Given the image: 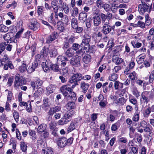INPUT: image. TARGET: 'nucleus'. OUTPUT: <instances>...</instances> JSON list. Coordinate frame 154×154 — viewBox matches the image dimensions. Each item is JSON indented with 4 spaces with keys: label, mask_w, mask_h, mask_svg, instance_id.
Wrapping results in <instances>:
<instances>
[{
    "label": "nucleus",
    "mask_w": 154,
    "mask_h": 154,
    "mask_svg": "<svg viewBox=\"0 0 154 154\" xmlns=\"http://www.w3.org/2000/svg\"><path fill=\"white\" fill-rule=\"evenodd\" d=\"M91 78V76L90 75H86L82 76V74L79 73H74L69 79L68 85L70 86L71 84H72L71 87L74 88L76 86L78 85V82L82 79L85 80H88Z\"/></svg>",
    "instance_id": "obj_1"
},
{
    "label": "nucleus",
    "mask_w": 154,
    "mask_h": 154,
    "mask_svg": "<svg viewBox=\"0 0 154 154\" xmlns=\"http://www.w3.org/2000/svg\"><path fill=\"white\" fill-rule=\"evenodd\" d=\"M0 66H4V69L5 70L8 69V67L11 69H13L14 66L7 54H5L2 59L0 60Z\"/></svg>",
    "instance_id": "obj_2"
},
{
    "label": "nucleus",
    "mask_w": 154,
    "mask_h": 154,
    "mask_svg": "<svg viewBox=\"0 0 154 154\" xmlns=\"http://www.w3.org/2000/svg\"><path fill=\"white\" fill-rule=\"evenodd\" d=\"M74 113V112L73 110L67 111L64 114L63 117L61 118L58 122V124L63 125L69 122Z\"/></svg>",
    "instance_id": "obj_3"
},
{
    "label": "nucleus",
    "mask_w": 154,
    "mask_h": 154,
    "mask_svg": "<svg viewBox=\"0 0 154 154\" xmlns=\"http://www.w3.org/2000/svg\"><path fill=\"white\" fill-rule=\"evenodd\" d=\"M73 139L70 137L67 139L65 137L59 138L57 141L58 145L60 147H63L66 145L69 146L72 143Z\"/></svg>",
    "instance_id": "obj_4"
},
{
    "label": "nucleus",
    "mask_w": 154,
    "mask_h": 154,
    "mask_svg": "<svg viewBox=\"0 0 154 154\" xmlns=\"http://www.w3.org/2000/svg\"><path fill=\"white\" fill-rule=\"evenodd\" d=\"M54 98V96L53 95L44 97L43 101L42 109L45 111L48 110L50 104V103L53 100Z\"/></svg>",
    "instance_id": "obj_5"
},
{
    "label": "nucleus",
    "mask_w": 154,
    "mask_h": 154,
    "mask_svg": "<svg viewBox=\"0 0 154 154\" xmlns=\"http://www.w3.org/2000/svg\"><path fill=\"white\" fill-rule=\"evenodd\" d=\"M91 37L88 35L85 34L83 36L80 46L84 49L86 50L87 47L89 46V42L91 41Z\"/></svg>",
    "instance_id": "obj_6"
},
{
    "label": "nucleus",
    "mask_w": 154,
    "mask_h": 154,
    "mask_svg": "<svg viewBox=\"0 0 154 154\" xmlns=\"http://www.w3.org/2000/svg\"><path fill=\"white\" fill-rule=\"evenodd\" d=\"M26 84L25 80L21 78L19 74H17L16 75L14 82V86L18 87L22 85H24Z\"/></svg>",
    "instance_id": "obj_7"
},
{
    "label": "nucleus",
    "mask_w": 154,
    "mask_h": 154,
    "mask_svg": "<svg viewBox=\"0 0 154 154\" xmlns=\"http://www.w3.org/2000/svg\"><path fill=\"white\" fill-rule=\"evenodd\" d=\"M59 17L61 18V19L59 20L57 23V24H59L61 22V23L67 25L68 22L69 21V19L68 16L66 15H64L63 13L62 12H59L58 14Z\"/></svg>",
    "instance_id": "obj_8"
},
{
    "label": "nucleus",
    "mask_w": 154,
    "mask_h": 154,
    "mask_svg": "<svg viewBox=\"0 0 154 154\" xmlns=\"http://www.w3.org/2000/svg\"><path fill=\"white\" fill-rule=\"evenodd\" d=\"M81 57L79 56H76L72 58L70 60V63L73 66L77 67L80 65Z\"/></svg>",
    "instance_id": "obj_9"
},
{
    "label": "nucleus",
    "mask_w": 154,
    "mask_h": 154,
    "mask_svg": "<svg viewBox=\"0 0 154 154\" xmlns=\"http://www.w3.org/2000/svg\"><path fill=\"white\" fill-rule=\"evenodd\" d=\"M150 7L147 6L142 4H140L138 6V11L140 14L143 15L146 12L149 13L150 12Z\"/></svg>",
    "instance_id": "obj_10"
},
{
    "label": "nucleus",
    "mask_w": 154,
    "mask_h": 154,
    "mask_svg": "<svg viewBox=\"0 0 154 154\" xmlns=\"http://www.w3.org/2000/svg\"><path fill=\"white\" fill-rule=\"evenodd\" d=\"M102 28V32L105 35L107 34L111 31V23L109 21H106L104 23Z\"/></svg>",
    "instance_id": "obj_11"
},
{
    "label": "nucleus",
    "mask_w": 154,
    "mask_h": 154,
    "mask_svg": "<svg viewBox=\"0 0 154 154\" xmlns=\"http://www.w3.org/2000/svg\"><path fill=\"white\" fill-rule=\"evenodd\" d=\"M72 84H71L70 86H72ZM73 89L71 87H68L67 85H64L62 86L60 88V90L61 92L62 93V94L64 96H66L68 95V93L67 91L70 92L73 91Z\"/></svg>",
    "instance_id": "obj_12"
},
{
    "label": "nucleus",
    "mask_w": 154,
    "mask_h": 154,
    "mask_svg": "<svg viewBox=\"0 0 154 154\" xmlns=\"http://www.w3.org/2000/svg\"><path fill=\"white\" fill-rule=\"evenodd\" d=\"M53 64L52 62L49 60H46L45 62H42V66L44 71L45 72L48 71Z\"/></svg>",
    "instance_id": "obj_13"
},
{
    "label": "nucleus",
    "mask_w": 154,
    "mask_h": 154,
    "mask_svg": "<svg viewBox=\"0 0 154 154\" xmlns=\"http://www.w3.org/2000/svg\"><path fill=\"white\" fill-rule=\"evenodd\" d=\"M30 24L29 26V27L32 30L36 31L38 30L39 27V24L36 20L33 19L30 20Z\"/></svg>",
    "instance_id": "obj_14"
},
{
    "label": "nucleus",
    "mask_w": 154,
    "mask_h": 154,
    "mask_svg": "<svg viewBox=\"0 0 154 154\" xmlns=\"http://www.w3.org/2000/svg\"><path fill=\"white\" fill-rule=\"evenodd\" d=\"M41 57V56L39 54H37L35 56L36 60L32 63V66L28 68L29 70V69L31 71V72L34 71L35 69L37 67L38 65V62L39 61L38 59Z\"/></svg>",
    "instance_id": "obj_15"
},
{
    "label": "nucleus",
    "mask_w": 154,
    "mask_h": 154,
    "mask_svg": "<svg viewBox=\"0 0 154 154\" xmlns=\"http://www.w3.org/2000/svg\"><path fill=\"white\" fill-rule=\"evenodd\" d=\"M58 36V34L57 32H54L50 35L46 39V43H51L52 41L55 40Z\"/></svg>",
    "instance_id": "obj_16"
},
{
    "label": "nucleus",
    "mask_w": 154,
    "mask_h": 154,
    "mask_svg": "<svg viewBox=\"0 0 154 154\" xmlns=\"http://www.w3.org/2000/svg\"><path fill=\"white\" fill-rule=\"evenodd\" d=\"M61 108L60 106H57L51 108L48 112L49 115L52 116L54 113L60 111Z\"/></svg>",
    "instance_id": "obj_17"
},
{
    "label": "nucleus",
    "mask_w": 154,
    "mask_h": 154,
    "mask_svg": "<svg viewBox=\"0 0 154 154\" xmlns=\"http://www.w3.org/2000/svg\"><path fill=\"white\" fill-rule=\"evenodd\" d=\"M89 85L88 83H86L83 81L81 82L80 87L83 90V92L84 93H86L88 89Z\"/></svg>",
    "instance_id": "obj_18"
},
{
    "label": "nucleus",
    "mask_w": 154,
    "mask_h": 154,
    "mask_svg": "<svg viewBox=\"0 0 154 154\" xmlns=\"http://www.w3.org/2000/svg\"><path fill=\"white\" fill-rule=\"evenodd\" d=\"M47 125L42 124L40 125L37 128V132L38 133L41 134L46 130Z\"/></svg>",
    "instance_id": "obj_19"
},
{
    "label": "nucleus",
    "mask_w": 154,
    "mask_h": 154,
    "mask_svg": "<svg viewBox=\"0 0 154 154\" xmlns=\"http://www.w3.org/2000/svg\"><path fill=\"white\" fill-rule=\"evenodd\" d=\"M49 53H50L49 48L44 47L41 52V54L44 57H47Z\"/></svg>",
    "instance_id": "obj_20"
},
{
    "label": "nucleus",
    "mask_w": 154,
    "mask_h": 154,
    "mask_svg": "<svg viewBox=\"0 0 154 154\" xmlns=\"http://www.w3.org/2000/svg\"><path fill=\"white\" fill-rule=\"evenodd\" d=\"M12 34L11 33L8 32L5 34L3 36L5 40L6 41V43H10L11 42V35Z\"/></svg>",
    "instance_id": "obj_21"
},
{
    "label": "nucleus",
    "mask_w": 154,
    "mask_h": 154,
    "mask_svg": "<svg viewBox=\"0 0 154 154\" xmlns=\"http://www.w3.org/2000/svg\"><path fill=\"white\" fill-rule=\"evenodd\" d=\"M94 24L95 26H98L101 23V19L99 15L94 17Z\"/></svg>",
    "instance_id": "obj_22"
},
{
    "label": "nucleus",
    "mask_w": 154,
    "mask_h": 154,
    "mask_svg": "<svg viewBox=\"0 0 154 154\" xmlns=\"http://www.w3.org/2000/svg\"><path fill=\"white\" fill-rule=\"evenodd\" d=\"M82 60L85 63L88 64L91 61V57L89 54L85 55L83 57Z\"/></svg>",
    "instance_id": "obj_23"
},
{
    "label": "nucleus",
    "mask_w": 154,
    "mask_h": 154,
    "mask_svg": "<svg viewBox=\"0 0 154 154\" xmlns=\"http://www.w3.org/2000/svg\"><path fill=\"white\" fill-rule=\"evenodd\" d=\"M74 53L75 52L71 48H68L66 52V55L69 57H71L73 56Z\"/></svg>",
    "instance_id": "obj_24"
},
{
    "label": "nucleus",
    "mask_w": 154,
    "mask_h": 154,
    "mask_svg": "<svg viewBox=\"0 0 154 154\" xmlns=\"http://www.w3.org/2000/svg\"><path fill=\"white\" fill-rule=\"evenodd\" d=\"M87 17V14L85 12H82L79 14V19L84 22L86 20Z\"/></svg>",
    "instance_id": "obj_25"
},
{
    "label": "nucleus",
    "mask_w": 154,
    "mask_h": 154,
    "mask_svg": "<svg viewBox=\"0 0 154 154\" xmlns=\"http://www.w3.org/2000/svg\"><path fill=\"white\" fill-rule=\"evenodd\" d=\"M27 66L25 63V61H23L22 65L18 68L19 70L21 72H23L26 70Z\"/></svg>",
    "instance_id": "obj_26"
},
{
    "label": "nucleus",
    "mask_w": 154,
    "mask_h": 154,
    "mask_svg": "<svg viewBox=\"0 0 154 154\" xmlns=\"http://www.w3.org/2000/svg\"><path fill=\"white\" fill-rule=\"evenodd\" d=\"M148 93L147 91H145L142 93L141 97L144 102H146L147 103L149 101L148 98L147 97V94Z\"/></svg>",
    "instance_id": "obj_27"
},
{
    "label": "nucleus",
    "mask_w": 154,
    "mask_h": 154,
    "mask_svg": "<svg viewBox=\"0 0 154 154\" xmlns=\"http://www.w3.org/2000/svg\"><path fill=\"white\" fill-rule=\"evenodd\" d=\"M43 153L44 154H53V151L51 148L48 147L47 149H42Z\"/></svg>",
    "instance_id": "obj_28"
},
{
    "label": "nucleus",
    "mask_w": 154,
    "mask_h": 154,
    "mask_svg": "<svg viewBox=\"0 0 154 154\" xmlns=\"http://www.w3.org/2000/svg\"><path fill=\"white\" fill-rule=\"evenodd\" d=\"M144 128H145L143 129L144 131L149 133V134L152 133V128L149 124L147 125Z\"/></svg>",
    "instance_id": "obj_29"
},
{
    "label": "nucleus",
    "mask_w": 154,
    "mask_h": 154,
    "mask_svg": "<svg viewBox=\"0 0 154 154\" xmlns=\"http://www.w3.org/2000/svg\"><path fill=\"white\" fill-rule=\"evenodd\" d=\"M72 27L73 29L75 28V27L78 26V20L75 18H73L71 21Z\"/></svg>",
    "instance_id": "obj_30"
},
{
    "label": "nucleus",
    "mask_w": 154,
    "mask_h": 154,
    "mask_svg": "<svg viewBox=\"0 0 154 154\" xmlns=\"http://www.w3.org/2000/svg\"><path fill=\"white\" fill-rule=\"evenodd\" d=\"M20 146L21 150L23 152H26L27 149V146L25 143L23 142H21L20 143Z\"/></svg>",
    "instance_id": "obj_31"
},
{
    "label": "nucleus",
    "mask_w": 154,
    "mask_h": 154,
    "mask_svg": "<svg viewBox=\"0 0 154 154\" xmlns=\"http://www.w3.org/2000/svg\"><path fill=\"white\" fill-rule=\"evenodd\" d=\"M108 82H106L102 85L103 91L105 93H106L107 92L109 91L110 89L108 88L107 85H108Z\"/></svg>",
    "instance_id": "obj_32"
},
{
    "label": "nucleus",
    "mask_w": 154,
    "mask_h": 154,
    "mask_svg": "<svg viewBox=\"0 0 154 154\" xmlns=\"http://www.w3.org/2000/svg\"><path fill=\"white\" fill-rule=\"evenodd\" d=\"M114 87L116 90L118 89L119 88H122L123 87V84L118 81H116L114 83Z\"/></svg>",
    "instance_id": "obj_33"
},
{
    "label": "nucleus",
    "mask_w": 154,
    "mask_h": 154,
    "mask_svg": "<svg viewBox=\"0 0 154 154\" xmlns=\"http://www.w3.org/2000/svg\"><path fill=\"white\" fill-rule=\"evenodd\" d=\"M107 104L108 102L106 99L100 101L99 103V105L102 108L106 107Z\"/></svg>",
    "instance_id": "obj_34"
},
{
    "label": "nucleus",
    "mask_w": 154,
    "mask_h": 154,
    "mask_svg": "<svg viewBox=\"0 0 154 154\" xmlns=\"http://www.w3.org/2000/svg\"><path fill=\"white\" fill-rule=\"evenodd\" d=\"M75 101L69 102L67 103V105L69 109H73L75 107L76 105L74 103Z\"/></svg>",
    "instance_id": "obj_35"
},
{
    "label": "nucleus",
    "mask_w": 154,
    "mask_h": 154,
    "mask_svg": "<svg viewBox=\"0 0 154 154\" xmlns=\"http://www.w3.org/2000/svg\"><path fill=\"white\" fill-rule=\"evenodd\" d=\"M142 4L147 6L150 7L151 8L152 5L150 0H142Z\"/></svg>",
    "instance_id": "obj_36"
},
{
    "label": "nucleus",
    "mask_w": 154,
    "mask_h": 154,
    "mask_svg": "<svg viewBox=\"0 0 154 154\" xmlns=\"http://www.w3.org/2000/svg\"><path fill=\"white\" fill-rule=\"evenodd\" d=\"M129 77L132 80H134L137 79V74L135 72L131 73L129 75Z\"/></svg>",
    "instance_id": "obj_37"
},
{
    "label": "nucleus",
    "mask_w": 154,
    "mask_h": 154,
    "mask_svg": "<svg viewBox=\"0 0 154 154\" xmlns=\"http://www.w3.org/2000/svg\"><path fill=\"white\" fill-rule=\"evenodd\" d=\"M87 49L86 50L87 52L94 53L96 51L94 47L93 46H90L89 45V47H87Z\"/></svg>",
    "instance_id": "obj_38"
},
{
    "label": "nucleus",
    "mask_w": 154,
    "mask_h": 154,
    "mask_svg": "<svg viewBox=\"0 0 154 154\" xmlns=\"http://www.w3.org/2000/svg\"><path fill=\"white\" fill-rule=\"evenodd\" d=\"M118 8V6H116L115 4L113 3L111 5L110 7V9L113 13L116 12L117 11V9Z\"/></svg>",
    "instance_id": "obj_39"
},
{
    "label": "nucleus",
    "mask_w": 154,
    "mask_h": 154,
    "mask_svg": "<svg viewBox=\"0 0 154 154\" xmlns=\"http://www.w3.org/2000/svg\"><path fill=\"white\" fill-rule=\"evenodd\" d=\"M75 123L72 122L70 123L67 129L68 132H71L75 128Z\"/></svg>",
    "instance_id": "obj_40"
},
{
    "label": "nucleus",
    "mask_w": 154,
    "mask_h": 154,
    "mask_svg": "<svg viewBox=\"0 0 154 154\" xmlns=\"http://www.w3.org/2000/svg\"><path fill=\"white\" fill-rule=\"evenodd\" d=\"M70 46V44L69 42V41L66 39L63 42L62 48L64 50L66 49L67 48Z\"/></svg>",
    "instance_id": "obj_41"
},
{
    "label": "nucleus",
    "mask_w": 154,
    "mask_h": 154,
    "mask_svg": "<svg viewBox=\"0 0 154 154\" xmlns=\"http://www.w3.org/2000/svg\"><path fill=\"white\" fill-rule=\"evenodd\" d=\"M141 54L139 55L137 59L138 63L141 64L144 61L145 56H141Z\"/></svg>",
    "instance_id": "obj_42"
},
{
    "label": "nucleus",
    "mask_w": 154,
    "mask_h": 154,
    "mask_svg": "<svg viewBox=\"0 0 154 154\" xmlns=\"http://www.w3.org/2000/svg\"><path fill=\"white\" fill-rule=\"evenodd\" d=\"M8 27L3 24L0 25V31L2 32H5L8 31Z\"/></svg>",
    "instance_id": "obj_43"
},
{
    "label": "nucleus",
    "mask_w": 154,
    "mask_h": 154,
    "mask_svg": "<svg viewBox=\"0 0 154 154\" xmlns=\"http://www.w3.org/2000/svg\"><path fill=\"white\" fill-rule=\"evenodd\" d=\"M126 100L124 97L119 98L117 100V103L119 105H122L126 102Z\"/></svg>",
    "instance_id": "obj_44"
},
{
    "label": "nucleus",
    "mask_w": 154,
    "mask_h": 154,
    "mask_svg": "<svg viewBox=\"0 0 154 154\" xmlns=\"http://www.w3.org/2000/svg\"><path fill=\"white\" fill-rule=\"evenodd\" d=\"M6 42L0 43V55L5 49Z\"/></svg>",
    "instance_id": "obj_45"
},
{
    "label": "nucleus",
    "mask_w": 154,
    "mask_h": 154,
    "mask_svg": "<svg viewBox=\"0 0 154 154\" xmlns=\"http://www.w3.org/2000/svg\"><path fill=\"white\" fill-rule=\"evenodd\" d=\"M51 69L55 72H58L60 69L58 65L56 64H53Z\"/></svg>",
    "instance_id": "obj_46"
},
{
    "label": "nucleus",
    "mask_w": 154,
    "mask_h": 154,
    "mask_svg": "<svg viewBox=\"0 0 154 154\" xmlns=\"http://www.w3.org/2000/svg\"><path fill=\"white\" fill-rule=\"evenodd\" d=\"M131 44L134 48H139L142 45V44L141 43L138 42L135 43V42L134 41L131 42Z\"/></svg>",
    "instance_id": "obj_47"
},
{
    "label": "nucleus",
    "mask_w": 154,
    "mask_h": 154,
    "mask_svg": "<svg viewBox=\"0 0 154 154\" xmlns=\"http://www.w3.org/2000/svg\"><path fill=\"white\" fill-rule=\"evenodd\" d=\"M75 30V32L79 34L82 33L83 31V28L82 27H79L78 26L75 27V28H74Z\"/></svg>",
    "instance_id": "obj_48"
},
{
    "label": "nucleus",
    "mask_w": 154,
    "mask_h": 154,
    "mask_svg": "<svg viewBox=\"0 0 154 154\" xmlns=\"http://www.w3.org/2000/svg\"><path fill=\"white\" fill-rule=\"evenodd\" d=\"M13 116L15 120L17 122L18 121L19 115L18 112L14 111L13 113Z\"/></svg>",
    "instance_id": "obj_49"
},
{
    "label": "nucleus",
    "mask_w": 154,
    "mask_h": 154,
    "mask_svg": "<svg viewBox=\"0 0 154 154\" xmlns=\"http://www.w3.org/2000/svg\"><path fill=\"white\" fill-rule=\"evenodd\" d=\"M43 140L42 139H40L37 141V146L38 148L43 147Z\"/></svg>",
    "instance_id": "obj_50"
},
{
    "label": "nucleus",
    "mask_w": 154,
    "mask_h": 154,
    "mask_svg": "<svg viewBox=\"0 0 154 154\" xmlns=\"http://www.w3.org/2000/svg\"><path fill=\"white\" fill-rule=\"evenodd\" d=\"M99 17H100V18L101 17L102 20V22L103 23L105 22L106 20V19L107 18V16L106 15H105V14H103V13H101L100 14H99Z\"/></svg>",
    "instance_id": "obj_51"
},
{
    "label": "nucleus",
    "mask_w": 154,
    "mask_h": 154,
    "mask_svg": "<svg viewBox=\"0 0 154 154\" xmlns=\"http://www.w3.org/2000/svg\"><path fill=\"white\" fill-rule=\"evenodd\" d=\"M110 6L108 4H105L102 5V8H103L106 11H109L110 8Z\"/></svg>",
    "instance_id": "obj_52"
},
{
    "label": "nucleus",
    "mask_w": 154,
    "mask_h": 154,
    "mask_svg": "<svg viewBox=\"0 0 154 154\" xmlns=\"http://www.w3.org/2000/svg\"><path fill=\"white\" fill-rule=\"evenodd\" d=\"M78 13V9L76 8L75 7L73 8L72 10V16L74 17L76 16Z\"/></svg>",
    "instance_id": "obj_53"
},
{
    "label": "nucleus",
    "mask_w": 154,
    "mask_h": 154,
    "mask_svg": "<svg viewBox=\"0 0 154 154\" xmlns=\"http://www.w3.org/2000/svg\"><path fill=\"white\" fill-rule=\"evenodd\" d=\"M138 148L136 147H132L131 148V151L128 152V154H137Z\"/></svg>",
    "instance_id": "obj_54"
},
{
    "label": "nucleus",
    "mask_w": 154,
    "mask_h": 154,
    "mask_svg": "<svg viewBox=\"0 0 154 154\" xmlns=\"http://www.w3.org/2000/svg\"><path fill=\"white\" fill-rule=\"evenodd\" d=\"M118 78V75L115 73H112L111 74V76L110 77V80L112 81H114Z\"/></svg>",
    "instance_id": "obj_55"
},
{
    "label": "nucleus",
    "mask_w": 154,
    "mask_h": 154,
    "mask_svg": "<svg viewBox=\"0 0 154 154\" xmlns=\"http://www.w3.org/2000/svg\"><path fill=\"white\" fill-rule=\"evenodd\" d=\"M154 79V70H153L151 72L149 77V82L152 83Z\"/></svg>",
    "instance_id": "obj_56"
},
{
    "label": "nucleus",
    "mask_w": 154,
    "mask_h": 154,
    "mask_svg": "<svg viewBox=\"0 0 154 154\" xmlns=\"http://www.w3.org/2000/svg\"><path fill=\"white\" fill-rule=\"evenodd\" d=\"M53 85H50L47 88V92L49 94L53 93L54 91V89L52 88Z\"/></svg>",
    "instance_id": "obj_57"
},
{
    "label": "nucleus",
    "mask_w": 154,
    "mask_h": 154,
    "mask_svg": "<svg viewBox=\"0 0 154 154\" xmlns=\"http://www.w3.org/2000/svg\"><path fill=\"white\" fill-rule=\"evenodd\" d=\"M139 119V114L138 113H135L133 118V120L135 122H137Z\"/></svg>",
    "instance_id": "obj_58"
},
{
    "label": "nucleus",
    "mask_w": 154,
    "mask_h": 154,
    "mask_svg": "<svg viewBox=\"0 0 154 154\" xmlns=\"http://www.w3.org/2000/svg\"><path fill=\"white\" fill-rule=\"evenodd\" d=\"M80 47V45L79 44L77 43H74L72 46V48L73 49V51H77L79 49Z\"/></svg>",
    "instance_id": "obj_59"
},
{
    "label": "nucleus",
    "mask_w": 154,
    "mask_h": 154,
    "mask_svg": "<svg viewBox=\"0 0 154 154\" xmlns=\"http://www.w3.org/2000/svg\"><path fill=\"white\" fill-rule=\"evenodd\" d=\"M24 29L21 28V29L19 30L18 32L16 34L15 36V38H19L22 33L23 31L24 30Z\"/></svg>",
    "instance_id": "obj_60"
},
{
    "label": "nucleus",
    "mask_w": 154,
    "mask_h": 154,
    "mask_svg": "<svg viewBox=\"0 0 154 154\" xmlns=\"http://www.w3.org/2000/svg\"><path fill=\"white\" fill-rule=\"evenodd\" d=\"M69 93L70 94V96L72 97V101H75L77 99L76 93L74 92H73L72 91Z\"/></svg>",
    "instance_id": "obj_61"
},
{
    "label": "nucleus",
    "mask_w": 154,
    "mask_h": 154,
    "mask_svg": "<svg viewBox=\"0 0 154 154\" xmlns=\"http://www.w3.org/2000/svg\"><path fill=\"white\" fill-rule=\"evenodd\" d=\"M49 125L50 128L51 130L54 129V128H57L56 127V123L53 121H51V122L49 124Z\"/></svg>",
    "instance_id": "obj_62"
},
{
    "label": "nucleus",
    "mask_w": 154,
    "mask_h": 154,
    "mask_svg": "<svg viewBox=\"0 0 154 154\" xmlns=\"http://www.w3.org/2000/svg\"><path fill=\"white\" fill-rule=\"evenodd\" d=\"M75 52L76 54V56H79L80 57L81 56L83 55V54L85 52V51H83L82 49H81L80 50L76 51Z\"/></svg>",
    "instance_id": "obj_63"
},
{
    "label": "nucleus",
    "mask_w": 154,
    "mask_h": 154,
    "mask_svg": "<svg viewBox=\"0 0 154 154\" xmlns=\"http://www.w3.org/2000/svg\"><path fill=\"white\" fill-rule=\"evenodd\" d=\"M146 20L145 23L146 26H149L151 23V21L149 18V17L148 15H146L145 17Z\"/></svg>",
    "instance_id": "obj_64"
}]
</instances>
